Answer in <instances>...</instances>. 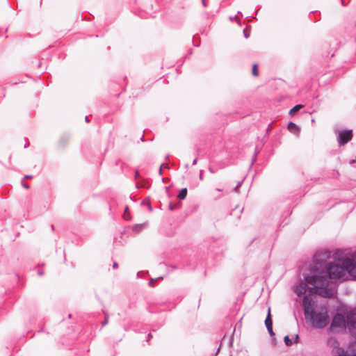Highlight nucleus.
I'll list each match as a JSON object with an SVG mask.
<instances>
[{"label":"nucleus","mask_w":356,"mask_h":356,"mask_svg":"<svg viewBox=\"0 0 356 356\" xmlns=\"http://www.w3.org/2000/svg\"><path fill=\"white\" fill-rule=\"evenodd\" d=\"M355 161V160L353 159V160H351V161H350V164H352V163H353Z\"/></svg>","instance_id":"48"},{"label":"nucleus","mask_w":356,"mask_h":356,"mask_svg":"<svg viewBox=\"0 0 356 356\" xmlns=\"http://www.w3.org/2000/svg\"><path fill=\"white\" fill-rule=\"evenodd\" d=\"M187 192L186 188H181L178 193L177 197L181 200H184L187 196Z\"/></svg>","instance_id":"16"},{"label":"nucleus","mask_w":356,"mask_h":356,"mask_svg":"<svg viewBox=\"0 0 356 356\" xmlns=\"http://www.w3.org/2000/svg\"><path fill=\"white\" fill-rule=\"evenodd\" d=\"M352 129H344L337 132V142L340 145L347 144L353 138Z\"/></svg>","instance_id":"9"},{"label":"nucleus","mask_w":356,"mask_h":356,"mask_svg":"<svg viewBox=\"0 0 356 356\" xmlns=\"http://www.w3.org/2000/svg\"><path fill=\"white\" fill-rule=\"evenodd\" d=\"M147 226V223L136 224L132 227V231L138 234Z\"/></svg>","instance_id":"15"},{"label":"nucleus","mask_w":356,"mask_h":356,"mask_svg":"<svg viewBox=\"0 0 356 356\" xmlns=\"http://www.w3.org/2000/svg\"><path fill=\"white\" fill-rule=\"evenodd\" d=\"M163 165V164H161V165L160 166V168H159V173L160 175H162V166Z\"/></svg>","instance_id":"36"},{"label":"nucleus","mask_w":356,"mask_h":356,"mask_svg":"<svg viewBox=\"0 0 356 356\" xmlns=\"http://www.w3.org/2000/svg\"><path fill=\"white\" fill-rule=\"evenodd\" d=\"M335 356H351L347 350H344L343 348H339L337 351V355Z\"/></svg>","instance_id":"19"},{"label":"nucleus","mask_w":356,"mask_h":356,"mask_svg":"<svg viewBox=\"0 0 356 356\" xmlns=\"http://www.w3.org/2000/svg\"><path fill=\"white\" fill-rule=\"evenodd\" d=\"M179 207H180V203L174 204L170 202V204H169V209L170 211H173L174 209H175L176 208H177Z\"/></svg>","instance_id":"23"},{"label":"nucleus","mask_w":356,"mask_h":356,"mask_svg":"<svg viewBox=\"0 0 356 356\" xmlns=\"http://www.w3.org/2000/svg\"><path fill=\"white\" fill-rule=\"evenodd\" d=\"M139 172L138 170H136L135 172V179H138L139 177Z\"/></svg>","instance_id":"33"},{"label":"nucleus","mask_w":356,"mask_h":356,"mask_svg":"<svg viewBox=\"0 0 356 356\" xmlns=\"http://www.w3.org/2000/svg\"><path fill=\"white\" fill-rule=\"evenodd\" d=\"M51 229L54 230V225H51Z\"/></svg>","instance_id":"51"},{"label":"nucleus","mask_w":356,"mask_h":356,"mask_svg":"<svg viewBox=\"0 0 356 356\" xmlns=\"http://www.w3.org/2000/svg\"><path fill=\"white\" fill-rule=\"evenodd\" d=\"M243 35L245 38H248L250 35V32L247 31L245 29L243 30Z\"/></svg>","instance_id":"26"},{"label":"nucleus","mask_w":356,"mask_h":356,"mask_svg":"<svg viewBox=\"0 0 356 356\" xmlns=\"http://www.w3.org/2000/svg\"><path fill=\"white\" fill-rule=\"evenodd\" d=\"M257 154H258V152H257V148L255 149L254 150V154L252 158V161H251V163H250V168H251L254 164V163L257 161Z\"/></svg>","instance_id":"22"},{"label":"nucleus","mask_w":356,"mask_h":356,"mask_svg":"<svg viewBox=\"0 0 356 356\" xmlns=\"http://www.w3.org/2000/svg\"><path fill=\"white\" fill-rule=\"evenodd\" d=\"M341 4H342V6H346V3H345V1H344V0H341Z\"/></svg>","instance_id":"44"},{"label":"nucleus","mask_w":356,"mask_h":356,"mask_svg":"<svg viewBox=\"0 0 356 356\" xmlns=\"http://www.w3.org/2000/svg\"><path fill=\"white\" fill-rule=\"evenodd\" d=\"M118 267V262H116V261L113 262V268L115 269V268H117Z\"/></svg>","instance_id":"31"},{"label":"nucleus","mask_w":356,"mask_h":356,"mask_svg":"<svg viewBox=\"0 0 356 356\" xmlns=\"http://www.w3.org/2000/svg\"><path fill=\"white\" fill-rule=\"evenodd\" d=\"M307 289H309V287H307V283L301 281L296 289V293L298 296H300L305 294Z\"/></svg>","instance_id":"12"},{"label":"nucleus","mask_w":356,"mask_h":356,"mask_svg":"<svg viewBox=\"0 0 356 356\" xmlns=\"http://www.w3.org/2000/svg\"><path fill=\"white\" fill-rule=\"evenodd\" d=\"M128 211H129V207L127 206L124 209V215L127 213V212H128Z\"/></svg>","instance_id":"41"},{"label":"nucleus","mask_w":356,"mask_h":356,"mask_svg":"<svg viewBox=\"0 0 356 356\" xmlns=\"http://www.w3.org/2000/svg\"><path fill=\"white\" fill-rule=\"evenodd\" d=\"M284 343L286 346H291L293 344L292 340L290 339L289 335H286L284 338Z\"/></svg>","instance_id":"20"},{"label":"nucleus","mask_w":356,"mask_h":356,"mask_svg":"<svg viewBox=\"0 0 356 356\" xmlns=\"http://www.w3.org/2000/svg\"><path fill=\"white\" fill-rule=\"evenodd\" d=\"M141 205H145V206H147L148 207V209L149 211H152V204H151V202H150V200H148V199H145L143 200L142 202H141Z\"/></svg>","instance_id":"18"},{"label":"nucleus","mask_w":356,"mask_h":356,"mask_svg":"<svg viewBox=\"0 0 356 356\" xmlns=\"http://www.w3.org/2000/svg\"><path fill=\"white\" fill-rule=\"evenodd\" d=\"M209 172H210L211 173H212V174L216 173V170H213V168H211V167H209Z\"/></svg>","instance_id":"30"},{"label":"nucleus","mask_w":356,"mask_h":356,"mask_svg":"<svg viewBox=\"0 0 356 356\" xmlns=\"http://www.w3.org/2000/svg\"><path fill=\"white\" fill-rule=\"evenodd\" d=\"M305 319L307 322H309L313 326L318 328H323L329 323V316L327 312H317L315 309Z\"/></svg>","instance_id":"3"},{"label":"nucleus","mask_w":356,"mask_h":356,"mask_svg":"<svg viewBox=\"0 0 356 356\" xmlns=\"http://www.w3.org/2000/svg\"><path fill=\"white\" fill-rule=\"evenodd\" d=\"M265 325L266 327V329L270 334V337H273L275 335V333L273 332V320L270 314V308H268V314L265 319Z\"/></svg>","instance_id":"11"},{"label":"nucleus","mask_w":356,"mask_h":356,"mask_svg":"<svg viewBox=\"0 0 356 356\" xmlns=\"http://www.w3.org/2000/svg\"><path fill=\"white\" fill-rule=\"evenodd\" d=\"M202 3L204 7H207V3L205 0H202Z\"/></svg>","instance_id":"35"},{"label":"nucleus","mask_w":356,"mask_h":356,"mask_svg":"<svg viewBox=\"0 0 356 356\" xmlns=\"http://www.w3.org/2000/svg\"><path fill=\"white\" fill-rule=\"evenodd\" d=\"M252 75L254 76L258 75L259 72H258V65L257 64L254 63L252 65Z\"/></svg>","instance_id":"21"},{"label":"nucleus","mask_w":356,"mask_h":356,"mask_svg":"<svg viewBox=\"0 0 356 356\" xmlns=\"http://www.w3.org/2000/svg\"><path fill=\"white\" fill-rule=\"evenodd\" d=\"M287 129L290 132L297 136L300 134V131L299 127L293 122H289Z\"/></svg>","instance_id":"13"},{"label":"nucleus","mask_w":356,"mask_h":356,"mask_svg":"<svg viewBox=\"0 0 356 356\" xmlns=\"http://www.w3.org/2000/svg\"><path fill=\"white\" fill-rule=\"evenodd\" d=\"M70 140V135L69 134H63L59 139L58 145L60 147H64Z\"/></svg>","instance_id":"14"},{"label":"nucleus","mask_w":356,"mask_h":356,"mask_svg":"<svg viewBox=\"0 0 356 356\" xmlns=\"http://www.w3.org/2000/svg\"><path fill=\"white\" fill-rule=\"evenodd\" d=\"M311 275H308L307 276H304L305 282L309 284H312V287H309V290L312 291V289L315 290L316 286H319V284L323 282V279H326L325 274H324V270L320 269L319 267L316 266H312L309 269Z\"/></svg>","instance_id":"1"},{"label":"nucleus","mask_w":356,"mask_h":356,"mask_svg":"<svg viewBox=\"0 0 356 356\" xmlns=\"http://www.w3.org/2000/svg\"><path fill=\"white\" fill-rule=\"evenodd\" d=\"M237 14H238V15H242V13H241V11H238Z\"/></svg>","instance_id":"50"},{"label":"nucleus","mask_w":356,"mask_h":356,"mask_svg":"<svg viewBox=\"0 0 356 356\" xmlns=\"http://www.w3.org/2000/svg\"><path fill=\"white\" fill-rule=\"evenodd\" d=\"M197 159H195L193 161V165H195L197 163Z\"/></svg>","instance_id":"42"},{"label":"nucleus","mask_w":356,"mask_h":356,"mask_svg":"<svg viewBox=\"0 0 356 356\" xmlns=\"http://www.w3.org/2000/svg\"><path fill=\"white\" fill-rule=\"evenodd\" d=\"M152 337V335L151 333H149L147 334V341H148Z\"/></svg>","instance_id":"37"},{"label":"nucleus","mask_w":356,"mask_h":356,"mask_svg":"<svg viewBox=\"0 0 356 356\" xmlns=\"http://www.w3.org/2000/svg\"><path fill=\"white\" fill-rule=\"evenodd\" d=\"M353 257H354L355 258V259H356V251H355V252H353Z\"/></svg>","instance_id":"47"},{"label":"nucleus","mask_w":356,"mask_h":356,"mask_svg":"<svg viewBox=\"0 0 356 356\" xmlns=\"http://www.w3.org/2000/svg\"><path fill=\"white\" fill-rule=\"evenodd\" d=\"M330 255V252L325 249L318 250L314 254L313 257V262L314 264V266H319V267H325V261L327 259L329 258Z\"/></svg>","instance_id":"6"},{"label":"nucleus","mask_w":356,"mask_h":356,"mask_svg":"<svg viewBox=\"0 0 356 356\" xmlns=\"http://www.w3.org/2000/svg\"><path fill=\"white\" fill-rule=\"evenodd\" d=\"M141 273H143V272H142V271H139V272H138V273H137V276H138V277H139V276H140V275Z\"/></svg>","instance_id":"45"},{"label":"nucleus","mask_w":356,"mask_h":356,"mask_svg":"<svg viewBox=\"0 0 356 356\" xmlns=\"http://www.w3.org/2000/svg\"><path fill=\"white\" fill-rule=\"evenodd\" d=\"M319 286H315L314 292L323 298H331L333 296V291L328 287L329 280L323 279Z\"/></svg>","instance_id":"7"},{"label":"nucleus","mask_w":356,"mask_h":356,"mask_svg":"<svg viewBox=\"0 0 356 356\" xmlns=\"http://www.w3.org/2000/svg\"><path fill=\"white\" fill-rule=\"evenodd\" d=\"M22 186L26 189L29 188V185L28 184L22 182Z\"/></svg>","instance_id":"32"},{"label":"nucleus","mask_w":356,"mask_h":356,"mask_svg":"<svg viewBox=\"0 0 356 356\" xmlns=\"http://www.w3.org/2000/svg\"><path fill=\"white\" fill-rule=\"evenodd\" d=\"M298 339H299V336L298 334L294 336V341L295 342H298Z\"/></svg>","instance_id":"34"},{"label":"nucleus","mask_w":356,"mask_h":356,"mask_svg":"<svg viewBox=\"0 0 356 356\" xmlns=\"http://www.w3.org/2000/svg\"><path fill=\"white\" fill-rule=\"evenodd\" d=\"M169 156H170V155H169V154L166 155V156H165V159H166V160H168V159H169Z\"/></svg>","instance_id":"49"},{"label":"nucleus","mask_w":356,"mask_h":356,"mask_svg":"<svg viewBox=\"0 0 356 356\" xmlns=\"http://www.w3.org/2000/svg\"><path fill=\"white\" fill-rule=\"evenodd\" d=\"M229 19H230L231 21H233V20H238V16H237V15H236V16H234V17H229Z\"/></svg>","instance_id":"28"},{"label":"nucleus","mask_w":356,"mask_h":356,"mask_svg":"<svg viewBox=\"0 0 356 356\" xmlns=\"http://www.w3.org/2000/svg\"><path fill=\"white\" fill-rule=\"evenodd\" d=\"M160 279H163V277H159L157 278V280H160ZM156 280V279H151L149 281V286H151V287H153L154 286V282Z\"/></svg>","instance_id":"24"},{"label":"nucleus","mask_w":356,"mask_h":356,"mask_svg":"<svg viewBox=\"0 0 356 356\" xmlns=\"http://www.w3.org/2000/svg\"><path fill=\"white\" fill-rule=\"evenodd\" d=\"M199 178H200V180H202V179H203L202 171V170H200Z\"/></svg>","instance_id":"38"},{"label":"nucleus","mask_w":356,"mask_h":356,"mask_svg":"<svg viewBox=\"0 0 356 356\" xmlns=\"http://www.w3.org/2000/svg\"><path fill=\"white\" fill-rule=\"evenodd\" d=\"M140 140H141V141H143V142H144V141H145V138H144V136H143L140 138Z\"/></svg>","instance_id":"46"},{"label":"nucleus","mask_w":356,"mask_h":356,"mask_svg":"<svg viewBox=\"0 0 356 356\" xmlns=\"http://www.w3.org/2000/svg\"><path fill=\"white\" fill-rule=\"evenodd\" d=\"M302 107H303V106L302 104H297L295 106H293L292 108L290 109L289 114L290 115H293Z\"/></svg>","instance_id":"17"},{"label":"nucleus","mask_w":356,"mask_h":356,"mask_svg":"<svg viewBox=\"0 0 356 356\" xmlns=\"http://www.w3.org/2000/svg\"><path fill=\"white\" fill-rule=\"evenodd\" d=\"M220 348H221V345H219L218 348H217L216 351L212 355V356H217L218 354L220 352Z\"/></svg>","instance_id":"27"},{"label":"nucleus","mask_w":356,"mask_h":356,"mask_svg":"<svg viewBox=\"0 0 356 356\" xmlns=\"http://www.w3.org/2000/svg\"><path fill=\"white\" fill-rule=\"evenodd\" d=\"M346 319H347L346 327H348L349 329L350 332H353L355 330H356V312H355L353 310L348 308Z\"/></svg>","instance_id":"10"},{"label":"nucleus","mask_w":356,"mask_h":356,"mask_svg":"<svg viewBox=\"0 0 356 356\" xmlns=\"http://www.w3.org/2000/svg\"><path fill=\"white\" fill-rule=\"evenodd\" d=\"M323 270L327 280L340 279L346 275L343 263L339 264L335 262H328Z\"/></svg>","instance_id":"2"},{"label":"nucleus","mask_w":356,"mask_h":356,"mask_svg":"<svg viewBox=\"0 0 356 356\" xmlns=\"http://www.w3.org/2000/svg\"><path fill=\"white\" fill-rule=\"evenodd\" d=\"M31 177H32V176H31V175H25V176H24V179H31Z\"/></svg>","instance_id":"40"},{"label":"nucleus","mask_w":356,"mask_h":356,"mask_svg":"<svg viewBox=\"0 0 356 356\" xmlns=\"http://www.w3.org/2000/svg\"><path fill=\"white\" fill-rule=\"evenodd\" d=\"M348 307L345 306L339 307L336 314L333 316L330 328H346L347 325Z\"/></svg>","instance_id":"4"},{"label":"nucleus","mask_w":356,"mask_h":356,"mask_svg":"<svg viewBox=\"0 0 356 356\" xmlns=\"http://www.w3.org/2000/svg\"><path fill=\"white\" fill-rule=\"evenodd\" d=\"M108 323V319L106 318L102 323V326L106 325Z\"/></svg>","instance_id":"29"},{"label":"nucleus","mask_w":356,"mask_h":356,"mask_svg":"<svg viewBox=\"0 0 356 356\" xmlns=\"http://www.w3.org/2000/svg\"><path fill=\"white\" fill-rule=\"evenodd\" d=\"M243 182V181L242 180V181H239L237 183L236 186L234 188V191H236V192L238 191V188L241 187V186L242 185Z\"/></svg>","instance_id":"25"},{"label":"nucleus","mask_w":356,"mask_h":356,"mask_svg":"<svg viewBox=\"0 0 356 356\" xmlns=\"http://www.w3.org/2000/svg\"><path fill=\"white\" fill-rule=\"evenodd\" d=\"M88 118H89L88 116H86V117H85V121H86V122H89V119H88Z\"/></svg>","instance_id":"43"},{"label":"nucleus","mask_w":356,"mask_h":356,"mask_svg":"<svg viewBox=\"0 0 356 356\" xmlns=\"http://www.w3.org/2000/svg\"><path fill=\"white\" fill-rule=\"evenodd\" d=\"M302 305L305 318H307V316L310 315V313L314 310L316 302L311 295H306L303 298Z\"/></svg>","instance_id":"8"},{"label":"nucleus","mask_w":356,"mask_h":356,"mask_svg":"<svg viewBox=\"0 0 356 356\" xmlns=\"http://www.w3.org/2000/svg\"><path fill=\"white\" fill-rule=\"evenodd\" d=\"M334 258L343 264L345 273L356 278V259L352 254L351 258H343L340 255L334 254Z\"/></svg>","instance_id":"5"},{"label":"nucleus","mask_w":356,"mask_h":356,"mask_svg":"<svg viewBox=\"0 0 356 356\" xmlns=\"http://www.w3.org/2000/svg\"><path fill=\"white\" fill-rule=\"evenodd\" d=\"M37 273H38V275H40V276H41V275H42L44 274V273H43V271H42V270H38Z\"/></svg>","instance_id":"39"}]
</instances>
